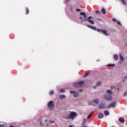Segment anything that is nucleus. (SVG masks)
Wrapping results in <instances>:
<instances>
[{"label": "nucleus", "mask_w": 127, "mask_h": 127, "mask_svg": "<svg viewBox=\"0 0 127 127\" xmlns=\"http://www.w3.org/2000/svg\"><path fill=\"white\" fill-rule=\"evenodd\" d=\"M125 79H127V76L125 77Z\"/></svg>", "instance_id": "obj_38"}, {"label": "nucleus", "mask_w": 127, "mask_h": 127, "mask_svg": "<svg viewBox=\"0 0 127 127\" xmlns=\"http://www.w3.org/2000/svg\"><path fill=\"white\" fill-rule=\"evenodd\" d=\"M26 14H28L29 13V9H28V8H26Z\"/></svg>", "instance_id": "obj_24"}, {"label": "nucleus", "mask_w": 127, "mask_h": 127, "mask_svg": "<svg viewBox=\"0 0 127 127\" xmlns=\"http://www.w3.org/2000/svg\"><path fill=\"white\" fill-rule=\"evenodd\" d=\"M127 91H126L124 94V97H127Z\"/></svg>", "instance_id": "obj_29"}, {"label": "nucleus", "mask_w": 127, "mask_h": 127, "mask_svg": "<svg viewBox=\"0 0 127 127\" xmlns=\"http://www.w3.org/2000/svg\"><path fill=\"white\" fill-rule=\"evenodd\" d=\"M96 13H97V14H101V12L99 10L96 11Z\"/></svg>", "instance_id": "obj_27"}, {"label": "nucleus", "mask_w": 127, "mask_h": 127, "mask_svg": "<svg viewBox=\"0 0 127 127\" xmlns=\"http://www.w3.org/2000/svg\"><path fill=\"white\" fill-rule=\"evenodd\" d=\"M10 127H14L13 126H10Z\"/></svg>", "instance_id": "obj_40"}, {"label": "nucleus", "mask_w": 127, "mask_h": 127, "mask_svg": "<svg viewBox=\"0 0 127 127\" xmlns=\"http://www.w3.org/2000/svg\"><path fill=\"white\" fill-rule=\"evenodd\" d=\"M98 118H99V119H103V118H104V114L99 113L98 114Z\"/></svg>", "instance_id": "obj_13"}, {"label": "nucleus", "mask_w": 127, "mask_h": 127, "mask_svg": "<svg viewBox=\"0 0 127 127\" xmlns=\"http://www.w3.org/2000/svg\"><path fill=\"white\" fill-rule=\"evenodd\" d=\"M48 107L49 109L51 110L54 109V102L52 101H51L48 103Z\"/></svg>", "instance_id": "obj_5"}, {"label": "nucleus", "mask_w": 127, "mask_h": 127, "mask_svg": "<svg viewBox=\"0 0 127 127\" xmlns=\"http://www.w3.org/2000/svg\"><path fill=\"white\" fill-rule=\"evenodd\" d=\"M121 2L124 4V5H127V3L126 2V0H121Z\"/></svg>", "instance_id": "obj_20"}, {"label": "nucleus", "mask_w": 127, "mask_h": 127, "mask_svg": "<svg viewBox=\"0 0 127 127\" xmlns=\"http://www.w3.org/2000/svg\"><path fill=\"white\" fill-rule=\"evenodd\" d=\"M86 123H87V119L84 118V119H83L82 123V126H84V125Z\"/></svg>", "instance_id": "obj_18"}, {"label": "nucleus", "mask_w": 127, "mask_h": 127, "mask_svg": "<svg viewBox=\"0 0 127 127\" xmlns=\"http://www.w3.org/2000/svg\"><path fill=\"white\" fill-rule=\"evenodd\" d=\"M104 108H106V105L105 104V103H100L99 105V108L100 110H102L104 109Z\"/></svg>", "instance_id": "obj_9"}, {"label": "nucleus", "mask_w": 127, "mask_h": 127, "mask_svg": "<svg viewBox=\"0 0 127 127\" xmlns=\"http://www.w3.org/2000/svg\"><path fill=\"white\" fill-rule=\"evenodd\" d=\"M115 65L116 64H109L107 65V67H115Z\"/></svg>", "instance_id": "obj_21"}, {"label": "nucleus", "mask_w": 127, "mask_h": 127, "mask_svg": "<svg viewBox=\"0 0 127 127\" xmlns=\"http://www.w3.org/2000/svg\"><path fill=\"white\" fill-rule=\"evenodd\" d=\"M86 26L87 27H89V28H91V29H93V30H95V31H97L98 32H102L104 35H106V36H109V34L106 30H102V29H97L95 27L91 26L90 25H86Z\"/></svg>", "instance_id": "obj_2"}, {"label": "nucleus", "mask_w": 127, "mask_h": 127, "mask_svg": "<svg viewBox=\"0 0 127 127\" xmlns=\"http://www.w3.org/2000/svg\"><path fill=\"white\" fill-rule=\"evenodd\" d=\"M0 127H4V124L0 125Z\"/></svg>", "instance_id": "obj_34"}, {"label": "nucleus", "mask_w": 127, "mask_h": 127, "mask_svg": "<svg viewBox=\"0 0 127 127\" xmlns=\"http://www.w3.org/2000/svg\"><path fill=\"white\" fill-rule=\"evenodd\" d=\"M93 102H94L95 104H99V103H100V100L98 99H95L93 100Z\"/></svg>", "instance_id": "obj_14"}, {"label": "nucleus", "mask_w": 127, "mask_h": 127, "mask_svg": "<svg viewBox=\"0 0 127 127\" xmlns=\"http://www.w3.org/2000/svg\"><path fill=\"white\" fill-rule=\"evenodd\" d=\"M74 86L76 87L77 88H79V87H83L85 86V83L84 81H79L78 82H76L74 84Z\"/></svg>", "instance_id": "obj_4"}, {"label": "nucleus", "mask_w": 127, "mask_h": 127, "mask_svg": "<svg viewBox=\"0 0 127 127\" xmlns=\"http://www.w3.org/2000/svg\"><path fill=\"white\" fill-rule=\"evenodd\" d=\"M107 92L108 94H109L108 95H111V96H112V95L113 94V92L112 91V90H107Z\"/></svg>", "instance_id": "obj_19"}, {"label": "nucleus", "mask_w": 127, "mask_h": 127, "mask_svg": "<svg viewBox=\"0 0 127 127\" xmlns=\"http://www.w3.org/2000/svg\"><path fill=\"white\" fill-rule=\"evenodd\" d=\"M46 122H47V119H45L44 121L43 120H42L40 121V124L41 125H44Z\"/></svg>", "instance_id": "obj_16"}, {"label": "nucleus", "mask_w": 127, "mask_h": 127, "mask_svg": "<svg viewBox=\"0 0 127 127\" xmlns=\"http://www.w3.org/2000/svg\"><path fill=\"white\" fill-rule=\"evenodd\" d=\"M97 20H99V21H102V19H99V18H98V19H97Z\"/></svg>", "instance_id": "obj_37"}, {"label": "nucleus", "mask_w": 127, "mask_h": 127, "mask_svg": "<svg viewBox=\"0 0 127 127\" xmlns=\"http://www.w3.org/2000/svg\"><path fill=\"white\" fill-rule=\"evenodd\" d=\"M117 24H119V25H121V22L120 21H117Z\"/></svg>", "instance_id": "obj_33"}, {"label": "nucleus", "mask_w": 127, "mask_h": 127, "mask_svg": "<svg viewBox=\"0 0 127 127\" xmlns=\"http://www.w3.org/2000/svg\"><path fill=\"white\" fill-rule=\"evenodd\" d=\"M113 21H114V22H117V19L116 18H113L112 19Z\"/></svg>", "instance_id": "obj_31"}, {"label": "nucleus", "mask_w": 127, "mask_h": 127, "mask_svg": "<svg viewBox=\"0 0 127 127\" xmlns=\"http://www.w3.org/2000/svg\"><path fill=\"white\" fill-rule=\"evenodd\" d=\"M60 92V93H65V88L61 89Z\"/></svg>", "instance_id": "obj_23"}, {"label": "nucleus", "mask_w": 127, "mask_h": 127, "mask_svg": "<svg viewBox=\"0 0 127 127\" xmlns=\"http://www.w3.org/2000/svg\"><path fill=\"white\" fill-rule=\"evenodd\" d=\"M59 98L60 99H65L66 97L65 96V95H60Z\"/></svg>", "instance_id": "obj_22"}, {"label": "nucleus", "mask_w": 127, "mask_h": 127, "mask_svg": "<svg viewBox=\"0 0 127 127\" xmlns=\"http://www.w3.org/2000/svg\"><path fill=\"white\" fill-rule=\"evenodd\" d=\"M105 98L107 101H112V95H104Z\"/></svg>", "instance_id": "obj_7"}, {"label": "nucleus", "mask_w": 127, "mask_h": 127, "mask_svg": "<svg viewBox=\"0 0 127 127\" xmlns=\"http://www.w3.org/2000/svg\"><path fill=\"white\" fill-rule=\"evenodd\" d=\"M70 94H73V97L74 98H78V97L79 96V93H78L76 91H73L70 90Z\"/></svg>", "instance_id": "obj_6"}, {"label": "nucleus", "mask_w": 127, "mask_h": 127, "mask_svg": "<svg viewBox=\"0 0 127 127\" xmlns=\"http://www.w3.org/2000/svg\"><path fill=\"white\" fill-rule=\"evenodd\" d=\"M89 75H90V73H87L85 75H84V77L86 78V77H87V76H89Z\"/></svg>", "instance_id": "obj_28"}, {"label": "nucleus", "mask_w": 127, "mask_h": 127, "mask_svg": "<svg viewBox=\"0 0 127 127\" xmlns=\"http://www.w3.org/2000/svg\"><path fill=\"white\" fill-rule=\"evenodd\" d=\"M119 122H120V123H122V124L125 123V119L122 117L119 119Z\"/></svg>", "instance_id": "obj_12"}, {"label": "nucleus", "mask_w": 127, "mask_h": 127, "mask_svg": "<svg viewBox=\"0 0 127 127\" xmlns=\"http://www.w3.org/2000/svg\"><path fill=\"white\" fill-rule=\"evenodd\" d=\"M54 94V91H51L49 93V95L51 96H52V95Z\"/></svg>", "instance_id": "obj_26"}, {"label": "nucleus", "mask_w": 127, "mask_h": 127, "mask_svg": "<svg viewBox=\"0 0 127 127\" xmlns=\"http://www.w3.org/2000/svg\"><path fill=\"white\" fill-rule=\"evenodd\" d=\"M101 12L104 15L106 14V10L105 9V8H102L101 9Z\"/></svg>", "instance_id": "obj_17"}, {"label": "nucleus", "mask_w": 127, "mask_h": 127, "mask_svg": "<svg viewBox=\"0 0 127 127\" xmlns=\"http://www.w3.org/2000/svg\"><path fill=\"white\" fill-rule=\"evenodd\" d=\"M76 11H81V9H77Z\"/></svg>", "instance_id": "obj_35"}, {"label": "nucleus", "mask_w": 127, "mask_h": 127, "mask_svg": "<svg viewBox=\"0 0 127 127\" xmlns=\"http://www.w3.org/2000/svg\"><path fill=\"white\" fill-rule=\"evenodd\" d=\"M104 115L105 116H109V115H110V113L108 110H105L104 111Z\"/></svg>", "instance_id": "obj_15"}, {"label": "nucleus", "mask_w": 127, "mask_h": 127, "mask_svg": "<svg viewBox=\"0 0 127 127\" xmlns=\"http://www.w3.org/2000/svg\"><path fill=\"white\" fill-rule=\"evenodd\" d=\"M114 59L115 61H118V60H119V56H118V55H114Z\"/></svg>", "instance_id": "obj_10"}, {"label": "nucleus", "mask_w": 127, "mask_h": 127, "mask_svg": "<svg viewBox=\"0 0 127 127\" xmlns=\"http://www.w3.org/2000/svg\"><path fill=\"white\" fill-rule=\"evenodd\" d=\"M94 89H96V86H94Z\"/></svg>", "instance_id": "obj_39"}, {"label": "nucleus", "mask_w": 127, "mask_h": 127, "mask_svg": "<svg viewBox=\"0 0 127 127\" xmlns=\"http://www.w3.org/2000/svg\"><path fill=\"white\" fill-rule=\"evenodd\" d=\"M50 123L51 124H53V123H55V121H51V120H50Z\"/></svg>", "instance_id": "obj_30"}, {"label": "nucleus", "mask_w": 127, "mask_h": 127, "mask_svg": "<svg viewBox=\"0 0 127 127\" xmlns=\"http://www.w3.org/2000/svg\"><path fill=\"white\" fill-rule=\"evenodd\" d=\"M66 1L67 2V3H68V2H69V1H70V0H66Z\"/></svg>", "instance_id": "obj_36"}, {"label": "nucleus", "mask_w": 127, "mask_h": 127, "mask_svg": "<svg viewBox=\"0 0 127 127\" xmlns=\"http://www.w3.org/2000/svg\"><path fill=\"white\" fill-rule=\"evenodd\" d=\"M120 59L121 62H124V61H125V59H124V57H123L122 54H120Z\"/></svg>", "instance_id": "obj_11"}, {"label": "nucleus", "mask_w": 127, "mask_h": 127, "mask_svg": "<svg viewBox=\"0 0 127 127\" xmlns=\"http://www.w3.org/2000/svg\"><path fill=\"white\" fill-rule=\"evenodd\" d=\"M78 114L76 112H71L66 118V119L68 120H74L77 116Z\"/></svg>", "instance_id": "obj_3"}, {"label": "nucleus", "mask_w": 127, "mask_h": 127, "mask_svg": "<svg viewBox=\"0 0 127 127\" xmlns=\"http://www.w3.org/2000/svg\"><path fill=\"white\" fill-rule=\"evenodd\" d=\"M116 108V102H113L112 103H111L110 104H109V105L107 107V108Z\"/></svg>", "instance_id": "obj_8"}, {"label": "nucleus", "mask_w": 127, "mask_h": 127, "mask_svg": "<svg viewBox=\"0 0 127 127\" xmlns=\"http://www.w3.org/2000/svg\"><path fill=\"white\" fill-rule=\"evenodd\" d=\"M92 117V114H90L88 117H87V119H90V118H91Z\"/></svg>", "instance_id": "obj_32"}, {"label": "nucleus", "mask_w": 127, "mask_h": 127, "mask_svg": "<svg viewBox=\"0 0 127 127\" xmlns=\"http://www.w3.org/2000/svg\"><path fill=\"white\" fill-rule=\"evenodd\" d=\"M80 15H83V17H80L79 19H83V21H87L92 25L95 24V21L93 20V17L90 16L87 18V14L85 12H80Z\"/></svg>", "instance_id": "obj_1"}, {"label": "nucleus", "mask_w": 127, "mask_h": 127, "mask_svg": "<svg viewBox=\"0 0 127 127\" xmlns=\"http://www.w3.org/2000/svg\"><path fill=\"white\" fill-rule=\"evenodd\" d=\"M101 85H102V82L100 81H98L96 84V86H101Z\"/></svg>", "instance_id": "obj_25"}]
</instances>
